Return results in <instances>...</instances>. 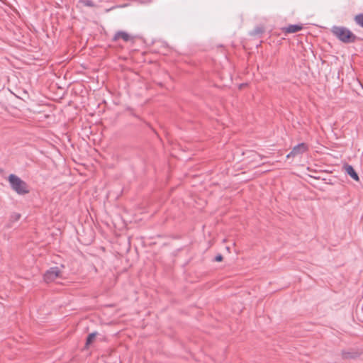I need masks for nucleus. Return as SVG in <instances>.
Segmentation results:
<instances>
[{"instance_id": "1", "label": "nucleus", "mask_w": 363, "mask_h": 363, "mask_svg": "<svg viewBox=\"0 0 363 363\" xmlns=\"http://www.w3.org/2000/svg\"><path fill=\"white\" fill-rule=\"evenodd\" d=\"M331 32L340 41L345 43H354L357 38L356 35L345 27L333 26Z\"/></svg>"}, {"instance_id": "2", "label": "nucleus", "mask_w": 363, "mask_h": 363, "mask_svg": "<svg viewBox=\"0 0 363 363\" xmlns=\"http://www.w3.org/2000/svg\"><path fill=\"white\" fill-rule=\"evenodd\" d=\"M8 181L11 189L19 195H24L29 192V188L26 182L15 174H10Z\"/></svg>"}, {"instance_id": "3", "label": "nucleus", "mask_w": 363, "mask_h": 363, "mask_svg": "<svg viewBox=\"0 0 363 363\" xmlns=\"http://www.w3.org/2000/svg\"><path fill=\"white\" fill-rule=\"evenodd\" d=\"M62 272L57 267H54L45 272L43 276L44 281L47 283L54 281L57 278L62 277Z\"/></svg>"}, {"instance_id": "4", "label": "nucleus", "mask_w": 363, "mask_h": 363, "mask_svg": "<svg viewBox=\"0 0 363 363\" xmlns=\"http://www.w3.org/2000/svg\"><path fill=\"white\" fill-rule=\"evenodd\" d=\"M308 150V146L304 143H301L294 146L292 150L286 155L287 158L295 157L306 152Z\"/></svg>"}, {"instance_id": "5", "label": "nucleus", "mask_w": 363, "mask_h": 363, "mask_svg": "<svg viewBox=\"0 0 363 363\" xmlns=\"http://www.w3.org/2000/svg\"><path fill=\"white\" fill-rule=\"evenodd\" d=\"M302 29V25H289L287 27L283 28L282 30L285 33H294L301 30Z\"/></svg>"}, {"instance_id": "6", "label": "nucleus", "mask_w": 363, "mask_h": 363, "mask_svg": "<svg viewBox=\"0 0 363 363\" xmlns=\"http://www.w3.org/2000/svg\"><path fill=\"white\" fill-rule=\"evenodd\" d=\"M119 39H123L125 42H128L130 40V36L125 31H118L115 34L113 40L116 41Z\"/></svg>"}, {"instance_id": "7", "label": "nucleus", "mask_w": 363, "mask_h": 363, "mask_svg": "<svg viewBox=\"0 0 363 363\" xmlns=\"http://www.w3.org/2000/svg\"><path fill=\"white\" fill-rule=\"evenodd\" d=\"M344 168L347 174H348L353 179L359 181V176L351 165L346 164Z\"/></svg>"}, {"instance_id": "8", "label": "nucleus", "mask_w": 363, "mask_h": 363, "mask_svg": "<svg viewBox=\"0 0 363 363\" xmlns=\"http://www.w3.org/2000/svg\"><path fill=\"white\" fill-rule=\"evenodd\" d=\"M98 335V333L94 332L90 333L86 340L85 347L88 348L89 345H91L96 340V337Z\"/></svg>"}, {"instance_id": "9", "label": "nucleus", "mask_w": 363, "mask_h": 363, "mask_svg": "<svg viewBox=\"0 0 363 363\" xmlns=\"http://www.w3.org/2000/svg\"><path fill=\"white\" fill-rule=\"evenodd\" d=\"M354 21L357 24L363 28V14H358L355 16Z\"/></svg>"}, {"instance_id": "10", "label": "nucleus", "mask_w": 363, "mask_h": 363, "mask_svg": "<svg viewBox=\"0 0 363 363\" xmlns=\"http://www.w3.org/2000/svg\"><path fill=\"white\" fill-rule=\"evenodd\" d=\"M21 218V214L18 213H13L11 215L10 220L11 222H16L18 220Z\"/></svg>"}, {"instance_id": "11", "label": "nucleus", "mask_w": 363, "mask_h": 363, "mask_svg": "<svg viewBox=\"0 0 363 363\" xmlns=\"http://www.w3.org/2000/svg\"><path fill=\"white\" fill-rule=\"evenodd\" d=\"M353 356L350 352H342V357L345 358V359L351 358Z\"/></svg>"}, {"instance_id": "12", "label": "nucleus", "mask_w": 363, "mask_h": 363, "mask_svg": "<svg viewBox=\"0 0 363 363\" xmlns=\"http://www.w3.org/2000/svg\"><path fill=\"white\" fill-rule=\"evenodd\" d=\"M223 260V256L221 255H218L215 257V261L216 262H221Z\"/></svg>"}, {"instance_id": "13", "label": "nucleus", "mask_w": 363, "mask_h": 363, "mask_svg": "<svg viewBox=\"0 0 363 363\" xmlns=\"http://www.w3.org/2000/svg\"><path fill=\"white\" fill-rule=\"evenodd\" d=\"M86 5H88V6H91V1H88V2L86 3Z\"/></svg>"}]
</instances>
